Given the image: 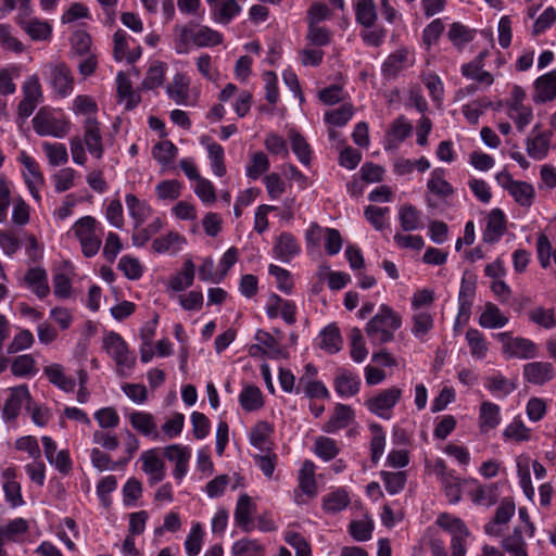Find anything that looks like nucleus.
Wrapping results in <instances>:
<instances>
[{
  "mask_svg": "<svg viewBox=\"0 0 556 556\" xmlns=\"http://www.w3.org/2000/svg\"><path fill=\"white\" fill-rule=\"evenodd\" d=\"M402 326V316L391 306L381 304L378 313L367 323L365 331L372 344H384L394 339Z\"/></svg>",
  "mask_w": 556,
  "mask_h": 556,
  "instance_id": "1",
  "label": "nucleus"
},
{
  "mask_svg": "<svg viewBox=\"0 0 556 556\" xmlns=\"http://www.w3.org/2000/svg\"><path fill=\"white\" fill-rule=\"evenodd\" d=\"M33 127L39 136L63 138L70 132L71 122L65 117H56L47 108H41L33 118Z\"/></svg>",
  "mask_w": 556,
  "mask_h": 556,
  "instance_id": "2",
  "label": "nucleus"
},
{
  "mask_svg": "<svg viewBox=\"0 0 556 556\" xmlns=\"http://www.w3.org/2000/svg\"><path fill=\"white\" fill-rule=\"evenodd\" d=\"M103 349L115 361L117 372L124 375V369H131L136 364V357L130 355L125 340L114 331L103 338Z\"/></svg>",
  "mask_w": 556,
  "mask_h": 556,
  "instance_id": "3",
  "label": "nucleus"
},
{
  "mask_svg": "<svg viewBox=\"0 0 556 556\" xmlns=\"http://www.w3.org/2000/svg\"><path fill=\"white\" fill-rule=\"evenodd\" d=\"M402 395V390L397 387L384 389L376 396L366 401L367 408L380 418L389 419V412L396 405Z\"/></svg>",
  "mask_w": 556,
  "mask_h": 556,
  "instance_id": "4",
  "label": "nucleus"
},
{
  "mask_svg": "<svg viewBox=\"0 0 556 556\" xmlns=\"http://www.w3.org/2000/svg\"><path fill=\"white\" fill-rule=\"evenodd\" d=\"M48 76L53 90L61 97H66L73 91V77L70 68L64 63L47 64L43 71Z\"/></svg>",
  "mask_w": 556,
  "mask_h": 556,
  "instance_id": "5",
  "label": "nucleus"
},
{
  "mask_svg": "<svg viewBox=\"0 0 556 556\" xmlns=\"http://www.w3.org/2000/svg\"><path fill=\"white\" fill-rule=\"evenodd\" d=\"M31 402V396L26 384L12 388L2 410L3 418L7 421L15 420L22 406L25 405V408L29 410Z\"/></svg>",
  "mask_w": 556,
  "mask_h": 556,
  "instance_id": "6",
  "label": "nucleus"
},
{
  "mask_svg": "<svg viewBox=\"0 0 556 556\" xmlns=\"http://www.w3.org/2000/svg\"><path fill=\"white\" fill-rule=\"evenodd\" d=\"M361 383L359 376L346 368H339L333 380L334 390L342 397L357 394Z\"/></svg>",
  "mask_w": 556,
  "mask_h": 556,
  "instance_id": "7",
  "label": "nucleus"
},
{
  "mask_svg": "<svg viewBox=\"0 0 556 556\" xmlns=\"http://www.w3.org/2000/svg\"><path fill=\"white\" fill-rule=\"evenodd\" d=\"M476 294V282L463 277L458 294V314L456 324H466L471 314V306Z\"/></svg>",
  "mask_w": 556,
  "mask_h": 556,
  "instance_id": "8",
  "label": "nucleus"
},
{
  "mask_svg": "<svg viewBox=\"0 0 556 556\" xmlns=\"http://www.w3.org/2000/svg\"><path fill=\"white\" fill-rule=\"evenodd\" d=\"M301 252V247L295 237L291 232L280 233L273 248L276 258L283 263H289L294 256Z\"/></svg>",
  "mask_w": 556,
  "mask_h": 556,
  "instance_id": "9",
  "label": "nucleus"
},
{
  "mask_svg": "<svg viewBox=\"0 0 556 556\" xmlns=\"http://www.w3.org/2000/svg\"><path fill=\"white\" fill-rule=\"evenodd\" d=\"M515 503L511 498H503L496 508L493 519L484 526L485 533L498 536L502 532L498 526L506 525L510 520L515 514Z\"/></svg>",
  "mask_w": 556,
  "mask_h": 556,
  "instance_id": "10",
  "label": "nucleus"
},
{
  "mask_svg": "<svg viewBox=\"0 0 556 556\" xmlns=\"http://www.w3.org/2000/svg\"><path fill=\"white\" fill-rule=\"evenodd\" d=\"M556 98V70L544 74L534 81L533 100L545 103Z\"/></svg>",
  "mask_w": 556,
  "mask_h": 556,
  "instance_id": "11",
  "label": "nucleus"
},
{
  "mask_svg": "<svg viewBox=\"0 0 556 556\" xmlns=\"http://www.w3.org/2000/svg\"><path fill=\"white\" fill-rule=\"evenodd\" d=\"M85 136L84 143L87 146L91 155L101 159L104 152L102 144V136L99 128V123L96 118L88 117L85 122Z\"/></svg>",
  "mask_w": 556,
  "mask_h": 556,
  "instance_id": "12",
  "label": "nucleus"
},
{
  "mask_svg": "<svg viewBox=\"0 0 556 556\" xmlns=\"http://www.w3.org/2000/svg\"><path fill=\"white\" fill-rule=\"evenodd\" d=\"M527 381L542 386L554 378V367L548 362H532L523 366Z\"/></svg>",
  "mask_w": 556,
  "mask_h": 556,
  "instance_id": "13",
  "label": "nucleus"
},
{
  "mask_svg": "<svg viewBox=\"0 0 556 556\" xmlns=\"http://www.w3.org/2000/svg\"><path fill=\"white\" fill-rule=\"evenodd\" d=\"M26 286L40 299L50 293L47 271L41 267L29 268L25 275Z\"/></svg>",
  "mask_w": 556,
  "mask_h": 556,
  "instance_id": "14",
  "label": "nucleus"
},
{
  "mask_svg": "<svg viewBox=\"0 0 556 556\" xmlns=\"http://www.w3.org/2000/svg\"><path fill=\"white\" fill-rule=\"evenodd\" d=\"M256 506L248 494L240 495L235 509V520L238 527L249 532L252 530L251 515L255 511Z\"/></svg>",
  "mask_w": 556,
  "mask_h": 556,
  "instance_id": "15",
  "label": "nucleus"
},
{
  "mask_svg": "<svg viewBox=\"0 0 556 556\" xmlns=\"http://www.w3.org/2000/svg\"><path fill=\"white\" fill-rule=\"evenodd\" d=\"M318 346L329 354L338 353L342 349L343 339L336 324L326 326L319 334Z\"/></svg>",
  "mask_w": 556,
  "mask_h": 556,
  "instance_id": "16",
  "label": "nucleus"
},
{
  "mask_svg": "<svg viewBox=\"0 0 556 556\" xmlns=\"http://www.w3.org/2000/svg\"><path fill=\"white\" fill-rule=\"evenodd\" d=\"M505 215L502 210L493 208L488 218L486 229L483 233L485 242H496L505 232Z\"/></svg>",
  "mask_w": 556,
  "mask_h": 556,
  "instance_id": "17",
  "label": "nucleus"
},
{
  "mask_svg": "<svg viewBox=\"0 0 556 556\" xmlns=\"http://www.w3.org/2000/svg\"><path fill=\"white\" fill-rule=\"evenodd\" d=\"M125 202L129 216L135 220L134 228L138 229L151 215L152 210L146 201L139 200L131 193L126 194Z\"/></svg>",
  "mask_w": 556,
  "mask_h": 556,
  "instance_id": "18",
  "label": "nucleus"
},
{
  "mask_svg": "<svg viewBox=\"0 0 556 556\" xmlns=\"http://www.w3.org/2000/svg\"><path fill=\"white\" fill-rule=\"evenodd\" d=\"M142 470L150 475V483L154 484L162 481L165 477L164 464L153 450L147 451L141 455Z\"/></svg>",
  "mask_w": 556,
  "mask_h": 556,
  "instance_id": "19",
  "label": "nucleus"
},
{
  "mask_svg": "<svg viewBox=\"0 0 556 556\" xmlns=\"http://www.w3.org/2000/svg\"><path fill=\"white\" fill-rule=\"evenodd\" d=\"M192 43L199 48L214 47L223 42V35L208 26L199 25L193 22Z\"/></svg>",
  "mask_w": 556,
  "mask_h": 556,
  "instance_id": "20",
  "label": "nucleus"
},
{
  "mask_svg": "<svg viewBox=\"0 0 556 556\" xmlns=\"http://www.w3.org/2000/svg\"><path fill=\"white\" fill-rule=\"evenodd\" d=\"M501 421L500 406L484 401L480 405L479 426L482 432H488L498 426Z\"/></svg>",
  "mask_w": 556,
  "mask_h": 556,
  "instance_id": "21",
  "label": "nucleus"
},
{
  "mask_svg": "<svg viewBox=\"0 0 556 556\" xmlns=\"http://www.w3.org/2000/svg\"><path fill=\"white\" fill-rule=\"evenodd\" d=\"M353 409L345 404H337L334 413L325 426V431L328 433H334L340 429H343L350 425L353 420Z\"/></svg>",
  "mask_w": 556,
  "mask_h": 556,
  "instance_id": "22",
  "label": "nucleus"
},
{
  "mask_svg": "<svg viewBox=\"0 0 556 556\" xmlns=\"http://www.w3.org/2000/svg\"><path fill=\"white\" fill-rule=\"evenodd\" d=\"M299 489L308 497H315L317 494L315 465L312 460H305L299 471Z\"/></svg>",
  "mask_w": 556,
  "mask_h": 556,
  "instance_id": "23",
  "label": "nucleus"
},
{
  "mask_svg": "<svg viewBox=\"0 0 556 556\" xmlns=\"http://www.w3.org/2000/svg\"><path fill=\"white\" fill-rule=\"evenodd\" d=\"M552 132L544 131L527 139V152L534 160H543L549 150Z\"/></svg>",
  "mask_w": 556,
  "mask_h": 556,
  "instance_id": "24",
  "label": "nucleus"
},
{
  "mask_svg": "<svg viewBox=\"0 0 556 556\" xmlns=\"http://www.w3.org/2000/svg\"><path fill=\"white\" fill-rule=\"evenodd\" d=\"M193 280L194 264L191 260H187L184 263L181 270L170 277L168 287L176 292H180L191 287L193 285Z\"/></svg>",
  "mask_w": 556,
  "mask_h": 556,
  "instance_id": "25",
  "label": "nucleus"
},
{
  "mask_svg": "<svg viewBox=\"0 0 556 556\" xmlns=\"http://www.w3.org/2000/svg\"><path fill=\"white\" fill-rule=\"evenodd\" d=\"M129 420L134 429L139 431L146 437L152 435L157 438L156 425L154 417L150 413L146 412H134L129 415Z\"/></svg>",
  "mask_w": 556,
  "mask_h": 556,
  "instance_id": "26",
  "label": "nucleus"
},
{
  "mask_svg": "<svg viewBox=\"0 0 556 556\" xmlns=\"http://www.w3.org/2000/svg\"><path fill=\"white\" fill-rule=\"evenodd\" d=\"M355 18L365 28H371L377 21V11L374 0H357L355 4Z\"/></svg>",
  "mask_w": 556,
  "mask_h": 556,
  "instance_id": "27",
  "label": "nucleus"
},
{
  "mask_svg": "<svg viewBox=\"0 0 556 556\" xmlns=\"http://www.w3.org/2000/svg\"><path fill=\"white\" fill-rule=\"evenodd\" d=\"M507 323L508 318L504 316L500 308L491 302L485 304V308L479 318L480 326L489 329L502 328Z\"/></svg>",
  "mask_w": 556,
  "mask_h": 556,
  "instance_id": "28",
  "label": "nucleus"
},
{
  "mask_svg": "<svg viewBox=\"0 0 556 556\" xmlns=\"http://www.w3.org/2000/svg\"><path fill=\"white\" fill-rule=\"evenodd\" d=\"M43 372L52 384L56 386L63 391L72 392L74 390L75 380L65 376L61 365L52 364L47 366L45 367Z\"/></svg>",
  "mask_w": 556,
  "mask_h": 556,
  "instance_id": "29",
  "label": "nucleus"
},
{
  "mask_svg": "<svg viewBox=\"0 0 556 556\" xmlns=\"http://www.w3.org/2000/svg\"><path fill=\"white\" fill-rule=\"evenodd\" d=\"M508 354L510 357L518 358H533L538 354L536 345L529 339L514 338V340L507 345Z\"/></svg>",
  "mask_w": 556,
  "mask_h": 556,
  "instance_id": "30",
  "label": "nucleus"
},
{
  "mask_svg": "<svg viewBox=\"0 0 556 556\" xmlns=\"http://www.w3.org/2000/svg\"><path fill=\"white\" fill-rule=\"evenodd\" d=\"M239 402L247 412L257 410L264 405L262 392L255 386L244 387L239 395Z\"/></svg>",
  "mask_w": 556,
  "mask_h": 556,
  "instance_id": "31",
  "label": "nucleus"
},
{
  "mask_svg": "<svg viewBox=\"0 0 556 556\" xmlns=\"http://www.w3.org/2000/svg\"><path fill=\"white\" fill-rule=\"evenodd\" d=\"M232 556H265V548L257 540L241 539L231 547Z\"/></svg>",
  "mask_w": 556,
  "mask_h": 556,
  "instance_id": "32",
  "label": "nucleus"
},
{
  "mask_svg": "<svg viewBox=\"0 0 556 556\" xmlns=\"http://www.w3.org/2000/svg\"><path fill=\"white\" fill-rule=\"evenodd\" d=\"M349 504V494L342 489L336 490L323 498V508L330 514L343 510Z\"/></svg>",
  "mask_w": 556,
  "mask_h": 556,
  "instance_id": "33",
  "label": "nucleus"
},
{
  "mask_svg": "<svg viewBox=\"0 0 556 556\" xmlns=\"http://www.w3.org/2000/svg\"><path fill=\"white\" fill-rule=\"evenodd\" d=\"M289 139L291 143V149L293 153L298 156L299 161L303 165H308L311 162V147L306 142L305 138L295 131L294 129H291L289 131Z\"/></svg>",
  "mask_w": 556,
  "mask_h": 556,
  "instance_id": "34",
  "label": "nucleus"
},
{
  "mask_svg": "<svg viewBox=\"0 0 556 556\" xmlns=\"http://www.w3.org/2000/svg\"><path fill=\"white\" fill-rule=\"evenodd\" d=\"M502 546L510 556H528L525 539L518 528L503 540Z\"/></svg>",
  "mask_w": 556,
  "mask_h": 556,
  "instance_id": "35",
  "label": "nucleus"
},
{
  "mask_svg": "<svg viewBox=\"0 0 556 556\" xmlns=\"http://www.w3.org/2000/svg\"><path fill=\"white\" fill-rule=\"evenodd\" d=\"M412 333L420 340H424V338L428 334L434 325L433 316L428 312L415 313L412 317Z\"/></svg>",
  "mask_w": 556,
  "mask_h": 556,
  "instance_id": "36",
  "label": "nucleus"
},
{
  "mask_svg": "<svg viewBox=\"0 0 556 556\" xmlns=\"http://www.w3.org/2000/svg\"><path fill=\"white\" fill-rule=\"evenodd\" d=\"M177 147L169 140L156 143L152 150L153 157L163 166L169 165L177 156Z\"/></svg>",
  "mask_w": 556,
  "mask_h": 556,
  "instance_id": "37",
  "label": "nucleus"
},
{
  "mask_svg": "<svg viewBox=\"0 0 556 556\" xmlns=\"http://www.w3.org/2000/svg\"><path fill=\"white\" fill-rule=\"evenodd\" d=\"M240 10L236 0H225L213 9L214 20L222 24H228Z\"/></svg>",
  "mask_w": 556,
  "mask_h": 556,
  "instance_id": "38",
  "label": "nucleus"
},
{
  "mask_svg": "<svg viewBox=\"0 0 556 556\" xmlns=\"http://www.w3.org/2000/svg\"><path fill=\"white\" fill-rule=\"evenodd\" d=\"M255 340L267 350V354L270 358L285 357V351L280 343L267 331L257 330L255 333Z\"/></svg>",
  "mask_w": 556,
  "mask_h": 556,
  "instance_id": "39",
  "label": "nucleus"
},
{
  "mask_svg": "<svg viewBox=\"0 0 556 556\" xmlns=\"http://www.w3.org/2000/svg\"><path fill=\"white\" fill-rule=\"evenodd\" d=\"M399 219L404 231H413L420 226V215L418 210L410 205H403L399 211Z\"/></svg>",
  "mask_w": 556,
  "mask_h": 556,
  "instance_id": "40",
  "label": "nucleus"
},
{
  "mask_svg": "<svg viewBox=\"0 0 556 556\" xmlns=\"http://www.w3.org/2000/svg\"><path fill=\"white\" fill-rule=\"evenodd\" d=\"M207 153L212 172L214 175L223 177L226 174L224 148L219 143L212 142L207 146Z\"/></svg>",
  "mask_w": 556,
  "mask_h": 556,
  "instance_id": "41",
  "label": "nucleus"
},
{
  "mask_svg": "<svg viewBox=\"0 0 556 556\" xmlns=\"http://www.w3.org/2000/svg\"><path fill=\"white\" fill-rule=\"evenodd\" d=\"M372 438L370 441L371 462L377 464L381 458L386 446V433L383 428L378 424L370 425Z\"/></svg>",
  "mask_w": 556,
  "mask_h": 556,
  "instance_id": "42",
  "label": "nucleus"
},
{
  "mask_svg": "<svg viewBox=\"0 0 556 556\" xmlns=\"http://www.w3.org/2000/svg\"><path fill=\"white\" fill-rule=\"evenodd\" d=\"M163 228V222L160 217H156L152 223H150L147 227L135 229V232L131 236L132 244L136 247H143L150 238L157 233Z\"/></svg>",
  "mask_w": 556,
  "mask_h": 556,
  "instance_id": "43",
  "label": "nucleus"
},
{
  "mask_svg": "<svg viewBox=\"0 0 556 556\" xmlns=\"http://www.w3.org/2000/svg\"><path fill=\"white\" fill-rule=\"evenodd\" d=\"M165 68L166 65L164 63L154 61L147 72L142 87L149 90L160 87L164 81Z\"/></svg>",
  "mask_w": 556,
  "mask_h": 556,
  "instance_id": "44",
  "label": "nucleus"
},
{
  "mask_svg": "<svg viewBox=\"0 0 556 556\" xmlns=\"http://www.w3.org/2000/svg\"><path fill=\"white\" fill-rule=\"evenodd\" d=\"M444 170L437 168L431 173V178L428 180V189L441 197H448L453 194V187L444 179Z\"/></svg>",
  "mask_w": 556,
  "mask_h": 556,
  "instance_id": "45",
  "label": "nucleus"
},
{
  "mask_svg": "<svg viewBox=\"0 0 556 556\" xmlns=\"http://www.w3.org/2000/svg\"><path fill=\"white\" fill-rule=\"evenodd\" d=\"M351 357L356 363H362L368 354L361 329L353 328L350 333Z\"/></svg>",
  "mask_w": 556,
  "mask_h": 556,
  "instance_id": "46",
  "label": "nucleus"
},
{
  "mask_svg": "<svg viewBox=\"0 0 556 556\" xmlns=\"http://www.w3.org/2000/svg\"><path fill=\"white\" fill-rule=\"evenodd\" d=\"M274 429L271 425L267 421H258L250 432V443L263 450L267 443L269 435L273 433Z\"/></svg>",
  "mask_w": 556,
  "mask_h": 556,
  "instance_id": "47",
  "label": "nucleus"
},
{
  "mask_svg": "<svg viewBox=\"0 0 556 556\" xmlns=\"http://www.w3.org/2000/svg\"><path fill=\"white\" fill-rule=\"evenodd\" d=\"M509 193L518 204L529 207L533 202L534 188L526 181H517Z\"/></svg>",
  "mask_w": 556,
  "mask_h": 556,
  "instance_id": "48",
  "label": "nucleus"
},
{
  "mask_svg": "<svg viewBox=\"0 0 556 556\" xmlns=\"http://www.w3.org/2000/svg\"><path fill=\"white\" fill-rule=\"evenodd\" d=\"M167 94L177 104H184L188 98V84L185 80V76L176 74L173 83L167 86Z\"/></svg>",
  "mask_w": 556,
  "mask_h": 556,
  "instance_id": "49",
  "label": "nucleus"
},
{
  "mask_svg": "<svg viewBox=\"0 0 556 556\" xmlns=\"http://www.w3.org/2000/svg\"><path fill=\"white\" fill-rule=\"evenodd\" d=\"M437 525L451 532L453 535H469V531L463 520L452 517L446 513H443L438 517Z\"/></svg>",
  "mask_w": 556,
  "mask_h": 556,
  "instance_id": "50",
  "label": "nucleus"
},
{
  "mask_svg": "<svg viewBox=\"0 0 556 556\" xmlns=\"http://www.w3.org/2000/svg\"><path fill=\"white\" fill-rule=\"evenodd\" d=\"M28 530V523L23 518H15L8 525L0 527V533L4 536L5 541L15 542L18 538L25 534Z\"/></svg>",
  "mask_w": 556,
  "mask_h": 556,
  "instance_id": "51",
  "label": "nucleus"
},
{
  "mask_svg": "<svg viewBox=\"0 0 556 556\" xmlns=\"http://www.w3.org/2000/svg\"><path fill=\"white\" fill-rule=\"evenodd\" d=\"M466 339L472 356L483 358L486 355L488 346L483 334L479 330L472 328L468 329Z\"/></svg>",
  "mask_w": 556,
  "mask_h": 556,
  "instance_id": "52",
  "label": "nucleus"
},
{
  "mask_svg": "<svg viewBox=\"0 0 556 556\" xmlns=\"http://www.w3.org/2000/svg\"><path fill=\"white\" fill-rule=\"evenodd\" d=\"M156 195L160 200L174 201L180 197L181 184L178 180H163L155 187Z\"/></svg>",
  "mask_w": 556,
  "mask_h": 556,
  "instance_id": "53",
  "label": "nucleus"
},
{
  "mask_svg": "<svg viewBox=\"0 0 556 556\" xmlns=\"http://www.w3.org/2000/svg\"><path fill=\"white\" fill-rule=\"evenodd\" d=\"M485 387L492 393H501L504 396L510 394L517 388L514 381L506 379L501 374L489 377Z\"/></svg>",
  "mask_w": 556,
  "mask_h": 556,
  "instance_id": "54",
  "label": "nucleus"
},
{
  "mask_svg": "<svg viewBox=\"0 0 556 556\" xmlns=\"http://www.w3.org/2000/svg\"><path fill=\"white\" fill-rule=\"evenodd\" d=\"M20 25L34 40H46L51 35V27L46 22L30 20L27 23L20 22Z\"/></svg>",
  "mask_w": 556,
  "mask_h": 556,
  "instance_id": "55",
  "label": "nucleus"
},
{
  "mask_svg": "<svg viewBox=\"0 0 556 556\" xmlns=\"http://www.w3.org/2000/svg\"><path fill=\"white\" fill-rule=\"evenodd\" d=\"M529 318L536 325L552 329L556 326V317L553 308L536 307L529 313Z\"/></svg>",
  "mask_w": 556,
  "mask_h": 556,
  "instance_id": "56",
  "label": "nucleus"
},
{
  "mask_svg": "<svg viewBox=\"0 0 556 556\" xmlns=\"http://www.w3.org/2000/svg\"><path fill=\"white\" fill-rule=\"evenodd\" d=\"M98 222L92 216H84L79 218L73 226L75 237L80 241L96 235V227Z\"/></svg>",
  "mask_w": 556,
  "mask_h": 556,
  "instance_id": "57",
  "label": "nucleus"
},
{
  "mask_svg": "<svg viewBox=\"0 0 556 556\" xmlns=\"http://www.w3.org/2000/svg\"><path fill=\"white\" fill-rule=\"evenodd\" d=\"M315 453L324 460H330L338 455L339 448L333 439L319 437L315 441Z\"/></svg>",
  "mask_w": 556,
  "mask_h": 556,
  "instance_id": "58",
  "label": "nucleus"
},
{
  "mask_svg": "<svg viewBox=\"0 0 556 556\" xmlns=\"http://www.w3.org/2000/svg\"><path fill=\"white\" fill-rule=\"evenodd\" d=\"M412 129V125L407 123L403 116H400L392 123L388 131V137L390 138V141H396L399 143L404 141L410 135Z\"/></svg>",
  "mask_w": 556,
  "mask_h": 556,
  "instance_id": "59",
  "label": "nucleus"
},
{
  "mask_svg": "<svg viewBox=\"0 0 556 556\" xmlns=\"http://www.w3.org/2000/svg\"><path fill=\"white\" fill-rule=\"evenodd\" d=\"M269 168V161L264 152H255L251 157V164L247 167V175L252 179H257Z\"/></svg>",
  "mask_w": 556,
  "mask_h": 556,
  "instance_id": "60",
  "label": "nucleus"
},
{
  "mask_svg": "<svg viewBox=\"0 0 556 556\" xmlns=\"http://www.w3.org/2000/svg\"><path fill=\"white\" fill-rule=\"evenodd\" d=\"M496 490L494 484L479 486L471 492L472 501L478 505L491 506L497 501Z\"/></svg>",
  "mask_w": 556,
  "mask_h": 556,
  "instance_id": "61",
  "label": "nucleus"
},
{
  "mask_svg": "<svg viewBox=\"0 0 556 556\" xmlns=\"http://www.w3.org/2000/svg\"><path fill=\"white\" fill-rule=\"evenodd\" d=\"M12 374L16 377H25L35 371V359L29 354L15 357L11 365Z\"/></svg>",
  "mask_w": 556,
  "mask_h": 556,
  "instance_id": "62",
  "label": "nucleus"
},
{
  "mask_svg": "<svg viewBox=\"0 0 556 556\" xmlns=\"http://www.w3.org/2000/svg\"><path fill=\"white\" fill-rule=\"evenodd\" d=\"M353 116V108L350 104H343L340 108L327 112L325 121L334 126L345 125Z\"/></svg>",
  "mask_w": 556,
  "mask_h": 556,
  "instance_id": "63",
  "label": "nucleus"
},
{
  "mask_svg": "<svg viewBox=\"0 0 556 556\" xmlns=\"http://www.w3.org/2000/svg\"><path fill=\"white\" fill-rule=\"evenodd\" d=\"M43 149L51 165L59 166L68 160L66 147L63 143H45Z\"/></svg>",
  "mask_w": 556,
  "mask_h": 556,
  "instance_id": "64",
  "label": "nucleus"
}]
</instances>
